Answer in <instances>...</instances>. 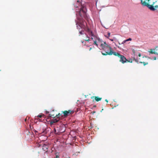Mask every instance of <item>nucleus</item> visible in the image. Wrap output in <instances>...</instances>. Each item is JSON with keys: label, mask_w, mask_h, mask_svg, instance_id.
I'll use <instances>...</instances> for the list:
<instances>
[{"label": "nucleus", "mask_w": 158, "mask_h": 158, "mask_svg": "<svg viewBox=\"0 0 158 158\" xmlns=\"http://www.w3.org/2000/svg\"><path fill=\"white\" fill-rule=\"evenodd\" d=\"M78 21L76 22V25L77 29L79 30V33L81 35L84 34V31H87L89 35L93 36L92 32L87 27V23L85 21H82L79 18H78Z\"/></svg>", "instance_id": "1"}, {"label": "nucleus", "mask_w": 158, "mask_h": 158, "mask_svg": "<svg viewBox=\"0 0 158 158\" xmlns=\"http://www.w3.org/2000/svg\"><path fill=\"white\" fill-rule=\"evenodd\" d=\"M87 10L85 7L84 6H81L80 8L79 11H77L76 15L77 16V20H76V21H78L79 19L78 18H79L81 20L85 21L83 19V18L85 19H87V17L86 15Z\"/></svg>", "instance_id": "2"}, {"label": "nucleus", "mask_w": 158, "mask_h": 158, "mask_svg": "<svg viewBox=\"0 0 158 158\" xmlns=\"http://www.w3.org/2000/svg\"><path fill=\"white\" fill-rule=\"evenodd\" d=\"M113 55L115 56H118V57L120 58L119 61L121 62L122 63L124 64L127 62V59L126 57L123 55H121L118 52H114L113 51L111 48L109 47V55Z\"/></svg>", "instance_id": "3"}, {"label": "nucleus", "mask_w": 158, "mask_h": 158, "mask_svg": "<svg viewBox=\"0 0 158 158\" xmlns=\"http://www.w3.org/2000/svg\"><path fill=\"white\" fill-rule=\"evenodd\" d=\"M94 44L97 46L99 45L102 50H105V48H108V45L106 44L105 42L102 41L98 38L97 39V40L94 41Z\"/></svg>", "instance_id": "4"}, {"label": "nucleus", "mask_w": 158, "mask_h": 158, "mask_svg": "<svg viewBox=\"0 0 158 158\" xmlns=\"http://www.w3.org/2000/svg\"><path fill=\"white\" fill-rule=\"evenodd\" d=\"M157 1L155 0H149L148 4L149 6H148L147 7L152 11H155L157 10L158 9V6H154V4Z\"/></svg>", "instance_id": "5"}, {"label": "nucleus", "mask_w": 158, "mask_h": 158, "mask_svg": "<svg viewBox=\"0 0 158 158\" xmlns=\"http://www.w3.org/2000/svg\"><path fill=\"white\" fill-rule=\"evenodd\" d=\"M149 52L150 54L158 55V46H156L154 49H150Z\"/></svg>", "instance_id": "6"}, {"label": "nucleus", "mask_w": 158, "mask_h": 158, "mask_svg": "<svg viewBox=\"0 0 158 158\" xmlns=\"http://www.w3.org/2000/svg\"><path fill=\"white\" fill-rule=\"evenodd\" d=\"M73 113V111L70 110H69L68 111L65 110L63 111V113L64 114V115L65 117H66L70 114H72Z\"/></svg>", "instance_id": "7"}, {"label": "nucleus", "mask_w": 158, "mask_h": 158, "mask_svg": "<svg viewBox=\"0 0 158 158\" xmlns=\"http://www.w3.org/2000/svg\"><path fill=\"white\" fill-rule=\"evenodd\" d=\"M141 1V4L143 6H146L147 7L149 5L148 2L149 0H140Z\"/></svg>", "instance_id": "8"}, {"label": "nucleus", "mask_w": 158, "mask_h": 158, "mask_svg": "<svg viewBox=\"0 0 158 158\" xmlns=\"http://www.w3.org/2000/svg\"><path fill=\"white\" fill-rule=\"evenodd\" d=\"M108 49L109 47L108 45V48H105V50H103V51L101 52L102 55L104 56H106L109 55Z\"/></svg>", "instance_id": "9"}, {"label": "nucleus", "mask_w": 158, "mask_h": 158, "mask_svg": "<svg viewBox=\"0 0 158 158\" xmlns=\"http://www.w3.org/2000/svg\"><path fill=\"white\" fill-rule=\"evenodd\" d=\"M60 119V118L56 117V118H54L50 123L51 125H52L53 123L58 122Z\"/></svg>", "instance_id": "10"}, {"label": "nucleus", "mask_w": 158, "mask_h": 158, "mask_svg": "<svg viewBox=\"0 0 158 158\" xmlns=\"http://www.w3.org/2000/svg\"><path fill=\"white\" fill-rule=\"evenodd\" d=\"M44 115L43 114H40L39 115H38L37 117H35L36 118H35L37 119L39 121H41V119H40V118H41L42 117H44Z\"/></svg>", "instance_id": "11"}, {"label": "nucleus", "mask_w": 158, "mask_h": 158, "mask_svg": "<svg viewBox=\"0 0 158 158\" xmlns=\"http://www.w3.org/2000/svg\"><path fill=\"white\" fill-rule=\"evenodd\" d=\"M93 98H94L95 100L97 102H98L101 101L102 99L101 98H99L97 96L92 97L91 98L92 99Z\"/></svg>", "instance_id": "12"}, {"label": "nucleus", "mask_w": 158, "mask_h": 158, "mask_svg": "<svg viewBox=\"0 0 158 158\" xmlns=\"http://www.w3.org/2000/svg\"><path fill=\"white\" fill-rule=\"evenodd\" d=\"M48 146L47 145L44 144L43 146L42 149L44 151H45L46 152H47L48 151Z\"/></svg>", "instance_id": "13"}, {"label": "nucleus", "mask_w": 158, "mask_h": 158, "mask_svg": "<svg viewBox=\"0 0 158 158\" xmlns=\"http://www.w3.org/2000/svg\"><path fill=\"white\" fill-rule=\"evenodd\" d=\"M131 39L130 38L128 39H127L125 40H124L123 41V42H122V44H123L124 43H125L127 41H131Z\"/></svg>", "instance_id": "14"}, {"label": "nucleus", "mask_w": 158, "mask_h": 158, "mask_svg": "<svg viewBox=\"0 0 158 158\" xmlns=\"http://www.w3.org/2000/svg\"><path fill=\"white\" fill-rule=\"evenodd\" d=\"M49 115L50 117H52L53 118L56 117V115L53 114H50Z\"/></svg>", "instance_id": "15"}, {"label": "nucleus", "mask_w": 158, "mask_h": 158, "mask_svg": "<svg viewBox=\"0 0 158 158\" xmlns=\"http://www.w3.org/2000/svg\"><path fill=\"white\" fill-rule=\"evenodd\" d=\"M140 63H143V65L144 66L145 65H146L148 64V62L145 63V62H140Z\"/></svg>", "instance_id": "16"}, {"label": "nucleus", "mask_w": 158, "mask_h": 158, "mask_svg": "<svg viewBox=\"0 0 158 158\" xmlns=\"http://www.w3.org/2000/svg\"><path fill=\"white\" fill-rule=\"evenodd\" d=\"M60 113H59L58 114L56 115V117L57 118H59L60 116Z\"/></svg>", "instance_id": "17"}, {"label": "nucleus", "mask_w": 158, "mask_h": 158, "mask_svg": "<svg viewBox=\"0 0 158 158\" xmlns=\"http://www.w3.org/2000/svg\"><path fill=\"white\" fill-rule=\"evenodd\" d=\"M127 61L129 62L132 63V59H130L129 60H127Z\"/></svg>", "instance_id": "18"}, {"label": "nucleus", "mask_w": 158, "mask_h": 158, "mask_svg": "<svg viewBox=\"0 0 158 158\" xmlns=\"http://www.w3.org/2000/svg\"><path fill=\"white\" fill-rule=\"evenodd\" d=\"M133 60H135V61L138 63V60L136 59H135V58H134Z\"/></svg>", "instance_id": "19"}, {"label": "nucleus", "mask_w": 158, "mask_h": 158, "mask_svg": "<svg viewBox=\"0 0 158 158\" xmlns=\"http://www.w3.org/2000/svg\"><path fill=\"white\" fill-rule=\"evenodd\" d=\"M132 52L134 54L135 53V51L134 49H133Z\"/></svg>", "instance_id": "20"}, {"label": "nucleus", "mask_w": 158, "mask_h": 158, "mask_svg": "<svg viewBox=\"0 0 158 158\" xmlns=\"http://www.w3.org/2000/svg\"><path fill=\"white\" fill-rule=\"evenodd\" d=\"M54 131H55V134H58L57 133H56V130L55 128H54Z\"/></svg>", "instance_id": "21"}, {"label": "nucleus", "mask_w": 158, "mask_h": 158, "mask_svg": "<svg viewBox=\"0 0 158 158\" xmlns=\"http://www.w3.org/2000/svg\"><path fill=\"white\" fill-rule=\"evenodd\" d=\"M59 157V156L58 155H56V158H58Z\"/></svg>", "instance_id": "22"}, {"label": "nucleus", "mask_w": 158, "mask_h": 158, "mask_svg": "<svg viewBox=\"0 0 158 158\" xmlns=\"http://www.w3.org/2000/svg\"><path fill=\"white\" fill-rule=\"evenodd\" d=\"M153 59H154V60H156V57H154Z\"/></svg>", "instance_id": "23"}, {"label": "nucleus", "mask_w": 158, "mask_h": 158, "mask_svg": "<svg viewBox=\"0 0 158 158\" xmlns=\"http://www.w3.org/2000/svg\"><path fill=\"white\" fill-rule=\"evenodd\" d=\"M138 56L139 57H140L141 56V54L140 53H139L138 55Z\"/></svg>", "instance_id": "24"}, {"label": "nucleus", "mask_w": 158, "mask_h": 158, "mask_svg": "<svg viewBox=\"0 0 158 158\" xmlns=\"http://www.w3.org/2000/svg\"><path fill=\"white\" fill-rule=\"evenodd\" d=\"M89 39H86L85 40L86 41H89Z\"/></svg>", "instance_id": "25"}, {"label": "nucleus", "mask_w": 158, "mask_h": 158, "mask_svg": "<svg viewBox=\"0 0 158 158\" xmlns=\"http://www.w3.org/2000/svg\"><path fill=\"white\" fill-rule=\"evenodd\" d=\"M105 101L107 102H108V100H107V99H106L105 100Z\"/></svg>", "instance_id": "26"}, {"label": "nucleus", "mask_w": 158, "mask_h": 158, "mask_svg": "<svg viewBox=\"0 0 158 158\" xmlns=\"http://www.w3.org/2000/svg\"><path fill=\"white\" fill-rule=\"evenodd\" d=\"M109 40H110L111 41H113V39H109Z\"/></svg>", "instance_id": "27"}, {"label": "nucleus", "mask_w": 158, "mask_h": 158, "mask_svg": "<svg viewBox=\"0 0 158 158\" xmlns=\"http://www.w3.org/2000/svg\"><path fill=\"white\" fill-rule=\"evenodd\" d=\"M91 49H92V48H90V49H89V51H90V50H91Z\"/></svg>", "instance_id": "28"}, {"label": "nucleus", "mask_w": 158, "mask_h": 158, "mask_svg": "<svg viewBox=\"0 0 158 158\" xmlns=\"http://www.w3.org/2000/svg\"><path fill=\"white\" fill-rule=\"evenodd\" d=\"M84 41H82V43H84Z\"/></svg>", "instance_id": "29"}, {"label": "nucleus", "mask_w": 158, "mask_h": 158, "mask_svg": "<svg viewBox=\"0 0 158 158\" xmlns=\"http://www.w3.org/2000/svg\"><path fill=\"white\" fill-rule=\"evenodd\" d=\"M26 120H27L26 119H25V121H26Z\"/></svg>", "instance_id": "30"}, {"label": "nucleus", "mask_w": 158, "mask_h": 158, "mask_svg": "<svg viewBox=\"0 0 158 158\" xmlns=\"http://www.w3.org/2000/svg\"><path fill=\"white\" fill-rule=\"evenodd\" d=\"M109 36H110V33H109Z\"/></svg>", "instance_id": "31"}, {"label": "nucleus", "mask_w": 158, "mask_h": 158, "mask_svg": "<svg viewBox=\"0 0 158 158\" xmlns=\"http://www.w3.org/2000/svg\"><path fill=\"white\" fill-rule=\"evenodd\" d=\"M46 113H48V112H46Z\"/></svg>", "instance_id": "32"}, {"label": "nucleus", "mask_w": 158, "mask_h": 158, "mask_svg": "<svg viewBox=\"0 0 158 158\" xmlns=\"http://www.w3.org/2000/svg\"><path fill=\"white\" fill-rule=\"evenodd\" d=\"M95 113V112H93V113Z\"/></svg>", "instance_id": "33"}]
</instances>
